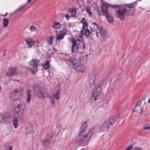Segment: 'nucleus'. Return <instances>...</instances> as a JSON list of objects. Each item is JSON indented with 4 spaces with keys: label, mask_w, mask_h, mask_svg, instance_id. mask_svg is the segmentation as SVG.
<instances>
[{
    "label": "nucleus",
    "mask_w": 150,
    "mask_h": 150,
    "mask_svg": "<svg viewBox=\"0 0 150 150\" xmlns=\"http://www.w3.org/2000/svg\"><path fill=\"white\" fill-rule=\"evenodd\" d=\"M86 121H85L83 124L79 133V139L78 143L80 146H85L86 145L91 137L92 133L91 131H86L87 127V125L86 124Z\"/></svg>",
    "instance_id": "1"
},
{
    "label": "nucleus",
    "mask_w": 150,
    "mask_h": 150,
    "mask_svg": "<svg viewBox=\"0 0 150 150\" xmlns=\"http://www.w3.org/2000/svg\"><path fill=\"white\" fill-rule=\"evenodd\" d=\"M134 8L132 4H129L122 6L116 12V14L120 19L123 20L125 19L127 13L129 15L133 16L134 14Z\"/></svg>",
    "instance_id": "2"
},
{
    "label": "nucleus",
    "mask_w": 150,
    "mask_h": 150,
    "mask_svg": "<svg viewBox=\"0 0 150 150\" xmlns=\"http://www.w3.org/2000/svg\"><path fill=\"white\" fill-rule=\"evenodd\" d=\"M71 43V51L72 53L76 52L79 54H82L85 51V44L82 41L79 43H77L76 40L73 38L70 40Z\"/></svg>",
    "instance_id": "3"
},
{
    "label": "nucleus",
    "mask_w": 150,
    "mask_h": 150,
    "mask_svg": "<svg viewBox=\"0 0 150 150\" xmlns=\"http://www.w3.org/2000/svg\"><path fill=\"white\" fill-rule=\"evenodd\" d=\"M90 28L91 31L92 32L95 31V34L97 37H99L98 34H100L101 36H104L106 33V32L105 30H103L102 27L100 28L98 26L96 23H93L91 24Z\"/></svg>",
    "instance_id": "4"
},
{
    "label": "nucleus",
    "mask_w": 150,
    "mask_h": 150,
    "mask_svg": "<svg viewBox=\"0 0 150 150\" xmlns=\"http://www.w3.org/2000/svg\"><path fill=\"white\" fill-rule=\"evenodd\" d=\"M34 92L36 96L40 99H45L49 97L48 92L42 87H37Z\"/></svg>",
    "instance_id": "5"
},
{
    "label": "nucleus",
    "mask_w": 150,
    "mask_h": 150,
    "mask_svg": "<svg viewBox=\"0 0 150 150\" xmlns=\"http://www.w3.org/2000/svg\"><path fill=\"white\" fill-rule=\"evenodd\" d=\"M144 103L145 102L142 104V101H138L132 112V114L136 116H138L142 113V108Z\"/></svg>",
    "instance_id": "6"
},
{
    "label": "nucleus",
    "mask_w": 150,
    "mask_h": 150,
    "mask_svg": "<svg viewBox=\"0 0 150 150\" xmlns=\"http://www.w3.org/2000/svg\"><path fill=\"white\" fill-rule=\"evenodd\" d=\"M39 62V61L37 59H33L30 62V67L28 68L27 69L30 70L34 74L38 71L37 66Z\"/></svg>",
    "instance_id": "7"
},
{
    "label": "nucleus",
    "mask_w": 150,
    "mask_h": 150,
    "mask_svg": "<svg viewBox=\"0 0 150 150\" xmlns=\"http://www.w3.org/2000/svg\"><path fill=\"white\" fill-rule=\"evenodd\" d=\"M97 74L95 73H91L88 75V81L89 83V87L91 88L95 87V82Z\"/></svg>",
    "instance_id": "8"
},
{
    "label": "nucleus",
    "mask_w": 150,
    "mask_h": 150,
    "mask_svg": "<svg viewBox=\"0 0 150 150\" xmlns=\"http://www.w3.org/2000/svg\"><path fill=\"white\" fill-rule=\"evenodd\" d=\"M21 96V93L18 92V90H15L13 93L10 94L9 99L13 101L18 100Z\"/></svg>",
    "instance_id": "9"
},
{
    "label": "nucleus",
    "mask_w": 150,
    "mask_h": 150,
    "mask_svg": "<svg viewBox=\"0 0 150 150\" xmlns=\"http://www.w3.org/2000/svg\"><path fill=\"white\" fill-rule=\"evenodd\" d=\"M101 92L100 88L98 86L96 87L93 91V95L92 97V100H96L99 98V94Z\"/></svg>",
    "instance_id": "10"
},
{
    "label": "nucleus",
    "mask_w": 150,
    "mask_h": 150,
    "mask_svg": "<svg viewBox=\"0 0 150 150\" xmlns=\"http://www.w3.org/2000/svg\"><path fill=\"white\" fill-rule=\"evenodd\" d=\"M67 30L66 28H64L62 30L59 31V34L57 33V36L56 37V41H59L63 39L66 34L67 33Z\"/></svg>",
    "instance_id": "11"
},
{
    "label": "nucleus",
    "mask_w": 150,
    "mask_h": 150,
    "mask_svg": "<svg viewBox=\"0 0 150 150\" xmlns=\"http://www.w3.org/2000/svg\"><path fill=\"white\" fill-rule=\"evenodd\" d=\"M108 122H104L101 124L99 127V130L100 132H103L107 131L109 127L108 125Z\"/></svg>",
    "instance_id": "12"
},
{
    "label": "nucleus",
    "mask_w": 150,
    "mask_h": 150,
    "mask_svg": "<svg viewBox=\"0 0 150 150\" xmlns=\"http://www.w3.org/2000/svg\"><path fill=\"white\" fill-rule=\"evenodd\" d=\"M17 67L14 68H10L9 69V70L6 72V74L7 76L11 77L14 75L18 74V73L17 72Z\"/></svg>",
    "instance_id": "13"
},
{
    "label": "nucleus",
    "mask_w": 150,
    "mask_h": 150,
    "mask_svg": "<svg viewBox=\"0 0 150 150\" xmlns=\"http://www.w3.org/2000/svg\"><path fill=\"white\" fill-rule=\"evenodd\" d=\"M73 67L78 72H83L86 68V67L83 65L78 63H76Z\"/></svg>",
    "instance_id": "14"
},
{
    "label": "nucleus",
    "mask_w": 150,
    "mask_h": 150,
    "mask_svg": "<svg viewBox=\"0 0 150 150\" xmlns=\"http://www.w3.org/2000/svg\"><path fill=\"white\" fill-rule=\"evenodd\" d=\"M60 93V91L58 89L57 91L56 94L53 93L51 96L50 97V98L51 99L50 102L52 104H54L55 103L54 99L56 98L57 100H58L59 98V96H58Z\"/></svg>",
    "instance_id": "15"
},
{
    "label": "nucleus",
    "mask_w": 150,
    "mask_h": 150,
    "mask_svg": "<svg viewBox=\"0 0 150 150\" xmlns=\"http://www.w3.org/2000/svg\"><path fill=\"white\" fill-rule=\"evenodd\" d=\"M25 105L23 101L20 100L18 101L16 107V110L23 111L25 108Z\"/></svg>",
    "instance_id": "16"
},
{
    "label": "nucleus",
    "mask_w": 150,
    "mask_h": 150,
    "mask_svg": "<svg viewBox=\"0 0 150 150\" xmlns=\"http://www.w3.org/2000/svg\"><path fill=\"white\" fill-rule=\"evenodd\" d=\"M78 10V8L74 7L69 8L67 11V12L71 13V17H76V14Z\"/></svg>",
    "instance_id": "17"
},
{
    "label": "nucleus",
    "mask_w": 150,
    "mask_h": 150,
    "mask_svg": "<svg viewBox=\"0 0 150 150\" xmlns=\"http://www.w3.org/2000/svg\"><path fill=\"white\" fill-rule=\"evenodd\" d=\"M23 111L18 110H15V113L14 114V117H17V119L20 120L23 117Z\"/></svg>",
    "instance_id": "18"
},
{
    "label": "nucleus",
    "mask_w": 150,
    "mask_h": 150,
    "mask_svg": "<svg viewBox=\"0 0 150 150\" xmlns=\"http://www.w3.org/2000/svg\"><path fill=\"white\" fill-rule=\"evenodd\" d=\"M3 120L7 123L10 122L11 120V117L9 114H4L2 115Z\"/></svg>",
    "instance_id": "19"
},
{
    "label": "nucleus",
    "mask_w": 150,
    "mask_h": 150,
    "mask_svg": "<svg viewBox=\"0 0 150 150\" xmlns=\"http://www.w3.org/2000/svg\"><path fill=\"white\" fill-rule=\"evenodd\" d=\"M107 122H108V125H113L114 124L116 126L118 123V121L117 120L116 118H112L109 120L106 121Z\"/></svg>",
    "instance_id": "20"
},
{
    "label": "nucleus",
    "mask_w": 150,
    "mask_h": 150,
    "mask_svg": "<svg viewBox=\"0 0 150 150\" xmlns=\"http://www.w3.org/2000/svg\"><path fill=\"white\" fill-rule=\"evenodd\" d=\"M84 35L86 38H88L92 35H95V34L93 33L92 32H91L87 28L84 30Z\"/></svg>",
    "instance_id": "21"
},
{
    "label": "nucleus",
    "mask_w": 150,
    "mask_h": 150,
    "mask_svg": "<svg viewBox=\"0 0 150 150\" xmlns=\"http://www.w3.org/2000/svg\"><path fill=\"white\" fill-rule=\"evenodd\" d=\"M101 12L103 14V15H105L108 13L107 7V6L105 4H103L101 5Z\"/></svg>",
    "instance_id": "22"
},
{
    "label": "nucleus",
    "mask_w": 150,
    "mask_h": 150,
    "mask_svg": "<svg viewBox=\"0 0 150 150\" xmlns=\"http://www.w3.org/2000/svg\"><path fill=\"white\" fill-rule=\"evenodd\" d=\"M31 91L28 90L27 92V97L26 98V102L29 103L31 99Z\"/></svg>",
    "instance_id": "23"
},
{
    "label": "nucleus",
    "mask_w": 150,
    "mask_h": 150,
    "mask_svg": "<svg viewBox=\"0 0 150 150\" xmlns=\"http://www.w3.org/2000/svg\"><path fill=\"white\" fill-rule=\"evenodd\" d=\"M67 60L70 64L72 65L73 67L77 63V61L76 59L74 57H70L67 59Z\"/></svg>",
    "instance_id": "24"
},
{
    "label": "nucleus",
    "mask_w": 150,
    "mask_h": 150,
    "mask_svg": "<svg viewBox=\"0 0 150 150\" xmlns=\"http://www.w3.org/2000/svg\"><path fill=\"white\" fill-rule=\"evenodd\" d=\"M25 42L26 43L29 45V47H31L33 46L35 43V41L30 39L26 40H25Z\"/></svg>",
    "instance_id": "25"
},
{
    "label": "nucleus",
    "mask_w": 150,
    "mask_h": 150,
    "mask_svg": "<svg viewBox=\"0 0 150 150\" xmlns=\"http://www.w3.org/2000/svg\"><path fill=\"white\" fill-rule=\"evenodd\" d=\"M17 117H14L13 119V125L15 128H17L19 125Z\"/></svg>",
    "instance_id": "26"
},
{
    "label": "nucleus",
    "mask_w": 150,
    "mask_h": 150,
    "mask_svg": "<svg viewBox=\"0 0 150 150\" xmlns=\"http://www.w3.org/2000/svg\"><path fill=\"white\" fill-rule=\"evenodd\" d=\"M43 68L45 70L48 69L50 67V62L48 60L46 61L45 63L43 64Z\"/></svg>",
    "instance_id": "27"
},
{
    "label": "nucleus",
    "mask_w": 150,
    "mask_h": 150,
    "mask_svg": "<svg viewBox=\"0 0 150 150\" xmlns=\"http://www.w3.org/2000/svg\"><path fill=\"white\" fill-rule=\"evenodd\" d=\"M105 16L107 18L108 21L110 23H112L113 21L112 17L108 13L105 15Z\"/></svg>",
    "instance_id": "28"
},
{
    "label": "nucleus",
    "mask_w": 150,
    "mask_h": 150,
    "mask_svg": "<svg viewBox=\"0 0 150 150\" xmlns=\"http://www.w3.org/2000/svg\"><path fill=\"white\" fill-rule=\"evenodd\" d=\"M60 23L58 22H54L53 25L52 26V28L55 29H59L60 28Z\"/></svg>",
    "instance_id": "29"
},
{
    "label": "nucleus",
    "mask_w": 150,
    "mask_h": 150,
    "mask_svg": "<svg viewBox=\"0 0 150 150\" xmlns=\"http://www.w3.org/2000/svg\"><path fill=\"white\" fill-rule=\"evenodd\" d=\"M54 39V38L52 35L50 36L47 38V42L49 44L52 45L53 44V40Z\"/></svg>",
    "instance_id": "30"
},
{
    "label": "nucleus",
    "mask_w": 150,
    "mask_h": 150,
    "mask_svg": "<svg viewBox=\"0 0 150 150\" xmlns=\"http://www.w3.org/2000/svg\"><path fill=\"white\" fill-rule=\"evenodd\" d=\"M91 7L89 6H86V12L88 14V15L91 16L92 15V13L91 12Z\"/></svg>",
    "instance_id": "31"
},
{
    "label": "nucleus",
    "mask_w": 150,
    "mask_h": 150,
    "mask_svg": "<svg viewBox=\"0 0 150 150\" xmlns=\"http://www.w3.org/2000/svg\"><path fill=\"white\" fill-rule=\"evenodd\" d=\"M50 142V139H45L42 141V144L44 146H45Z\"/></svg>",
    "instance_id": "32"
},
{
    "label": "nucleus",
    "mask_w": 150,
    "mask_h": 150,
    "mask_svg": "<svg viewBox=\"0 0 150 150\" xmlns=\"http://www.w3.org/2000/svg\"><path fill=\"white\" fill-rule=\"evenodd\" d=\"M9 23V21L7 18L3 19V24L4 27H6L7 26Z\"/></svg>",
    "instance_id": "33"
},
{
    "label": "nucleus",
    "mask_w": 150,
    "mask_h": 150,
    "mask_svg": "<svg viewBox=\"0 0 150 150\" xmlns=\"http://www.w3.org/2000/svg\"><path fill=\"white\" fill-rule=\"evenodd\" d=\"M81 22L83 23L82 28L84 29L85 26H88V24L87 23L85 18H83Z\"/></svg>",
    "instance_id": "34"
},
{
    "label": "nucleus",
    "mask_w": 150,
    "mask_h": 150,
    "mask_svg": "<svg viewBox=\"0 0 150 150\" xmlns=\"http://www.w3.org/2000/svg\"><path fill=\"white\" fill-rule=\"evenodd\" d=\"M30 30L32 31H35L37 29V28L34 26H31L30 27Z\"/></svg>",
    "instance_id": "35"
},
{
    "label": "nucleus",
    "mask_w": 150,
    "mask_h": 150,
    "mask_svg": "<svg viewBox=\"0 0 150 150\" xmlns=\"http://www.w3.org/2000/svg\"><path fill=\"white\" fill-rule=\"evenodd\" d=\"M132 150H143L142 148L141 147H135Z\"/></svg>",
    "instance_id": "36"
},
{
    "label": "nucleus",
    "mask_w": 150,
    "mask_h": 150,
    "mask_svg": "<svg viewBox=\"0 0 150 150\" xmlns=\"http://www.w3.org/2000/svg\"><path fill=\"white\" fill-rule=\"evenodd\" d=\"M133 145H131L128 146L126 149V150H130L132 148Z\"/></svg>",
    "instance_id": "37"
},
{
    "label": "nucleus",
    "mask_w": 150,
    "mask_h": 150,
    "mask_svg": "<svg viewBox=\"0 0 150 150\" xmlns=\"http://www.w3.org/2000/svg\"><path fill=\"white\" fill-rule=\"evenodd\" d=\"M142 129L144 130L149 129H150V126H148V127H143L142 128Z\"/></svg>",
    "instance_id": "38"
},
{
    "label": "nucleus",
    "mask_w": 150,
    "mask_h": 150,
    "mask_svg": "<svg viewBox=\"0 0 150 150\" xmlns=\"http://www.w3.org/2000/svg\"><path fill=\"white\" fill-rule=\"evenodd\" d=\"M65 17L66 18V19L67 20H69V19L70 16L68 14H66L65 16Z\"/></svg>",
    "instance_id": "39"
},
{
    "label": "nucleus",
    "mask_w": 150,
    "mask_h": 150,
    "mask_svg": "<svg viewBox=\"0 0 150 150\" xmlns=\"http://www.w3.org/2000/svg\"><path fill=\"white\" fill-rule=\"evenodd\" d=\"M25 6H23V7H21L20 8H19L18 10L19 11H21L25 7Z\"/></svg>",
    "instance_id": "40"
},
{
    "label": "nucleus",
    "mask_w": 150,
    "mask_h": 150,
    "mask_svg": "<svg viewBox=\"0 0 150 150\" xmlns=\"http://www.w3.org/2000/svg\"><path fill=\"white\" fill-rule=\"evenodd\" d=\"M23 91V89H21L19 90H18V92H20L21 93V95L22 93V92Z\"/></svg>",
    "instance_id": "41"
},
{
    "label": "nucleus",
    "mask_w": 150,
    "mask_h": 150,
    "mask_svg": "<svg viewBox=\"0 0 150 150\" xmlns=\"http://www.w3.org/2000/svg\"><path fill=\"white\" fill-rule=\"evenodd\" d=\"M83 34L80 33L79 35V37L81 38L83 37Z\"/></svg>",
    "instance_id": "42"
},
{
    "label": "nucleus",
    "mask_w": 150,
    "mask_h": 150,
    "mask_svg": "<svg viewBox=\"0 0 150 150\" xmlns=\"http://www.w3.org/2000/svg\"><path fill=\"white\" fill-rule=\"evenodd\" d=\"M13 149H12V146H10L9 147V149H8V150H12Z\"/></svg>",
    "instance_id": "43"
},
{
    "label": "nucleus",
    "mask_w": 150,
    "mask_h": 150,
    "mask_svg": "<svg viewBox=\"0 0 150 150\" xmlns=\"http://www.w3.org/2000/svg\"><path fill=\"white\" fill-rule=\"evenodd\" d=\"M83 29H81L80 31V33H80L83 34Z\"/></svg>",
    "instance_id": "44"
},
{
    "label": "nucleus",
    "mask_w": 150,
    "mask_h": 150,
    "mask_svg": "<svg viewBox=\"0 0 150 150\" xmlns=\"http://www.w3.org/2000/svg\"><path fill=\"white\" fill-rule=\"evenodd\" d=\"M99 11H100L99 10H98L97 13H98V14L99 15H101V14L100 13Z\"/></svg>",
    "instance_id": "45"
},
{
    "label": "nucleus",
    "mask_w": 150,
    "mask_h": 150,
    "mask_svg": "<svg viewBox=\"0 0 150 150\" xmlns=\"http://www.w3.org/2000/svg\"><path fill=\"white\" fill-rule=\"evenodd\" d=\"M7 14H8V13L7 12V13H6L5 15H3V17H5V16H7Z\"/></svg>",
    "instance_id": "46"
},
{
    "label": "nucleus",
    "mask_w": 150,
    "mask_h": 150,
    "mask_svg": "<svg viewBox=\"0 0 150 150\" xmlns=\"http://www.w3.org/2000/svg\"><path fill=\"white\" fill-rule=\"evenodd\" d=\"M148 102L150 103V98L148 100Z\"/></svg>",
    "instance_id": "47"
},
{
    "label": "nucleus",
    "mask_w": 150,
    "mask_h": 150,
    "mask_svg": "<svg viewBox=\"0 0 150 150\" xmlns=\"http://www.w3.org/2000/svg\"><path fill=\"white\" fill-rule=\"evenodd\" d=\"M31 1V0H28L27 2L28 3H29Z\"/></svg>",
    "instance_id": "48"
},
{
    "label": "nucleus",
    "mask_w": 150,
    "mask_h": 150,
    "mask_svg": "<svg viewBox=\"0 0 150 150\" xmlns=\"http://www.w3.org/2000/svg\"><path fill=\"white\" fill-rule=\"evenodd\" d=\"M12 16V14H10V18H11Z\"/></svg>",
    "instance_id": "49"
},
{
    "label": "nucleus",
    "mask_w": 150,
    "mask_h": 150,
    "mask_svg": "<svg viewBox=\"0 0 150 150\" xmlns=\"http://www.w3.org/2000/svg\"><path fill=\"white\" fill-rule=\"evenodd\" d=\"M56 32V34H57V33H58L57 31V30H56L55 31Z\"/></svg>",
    "instance_id": "50"
},
{
    "label": "nucleus",
    "mask_w": 150,
    "mask_h": 150,
    "mask_svg": "<svg viewBox=\"0 0 150 150\" xmlns=\"http://www.w3.org/2000/svg\"><path fill=\"white\" fill-rule=\"evenodd\" d=\"M13 81H15V80H16V79H13Z\"/></svg>",
    "instance_id": "51"
},
{
    "label": "nucleus",
    "mask_w": 150,
    "mask_h": 150,
    "mask_svg": "<svg viewBox=\"0 0 150 150\" xmlns=\"http://www.w3.org/2000/svg\"><path fill=\"white\" fill-rule=\"evenodd\" d=\"M77 40H78V41H80V40H79V39H77Z\"/></svg>",
    "instance_id": "52"
},
{
    "label": "nucleus",
    "mask_w": 150,
    "mask_h": 150,
    "mask_svg": "<svg viewBox=\"0 0 150 150\" xmlns=\"http://www.w3.org/2000/svg\"><path fill=\"white\" fill-rule=\"evenodd\" d=\"M86 57H87V56H88V55H86Z\"/></svg>",
    "instance_id": "53"
}]
</instances>
